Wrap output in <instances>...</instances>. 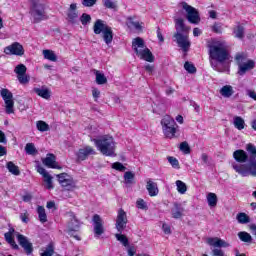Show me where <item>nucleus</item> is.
Segmentation results:
<instances>
[{
    "label": "nucleus",
    "instance_id": "obj_46",
    "mask_svg": "<svg viewBox=\"0 0 256 256\" xmlns=\"http://www.w3.org/2000/svg\"><path fill=\"white\" fill-rule=\"evenodd\" d=\"M80 22L82 23V25H89V23H91V15L87 14V13H83L80 17Z\"/></svg>",
    "mask_w": 256,
    "mask_h": 256
},
{
    "label": "nucleus",
    "instance_id": "obj_49",
    "mask_svg": "<svg viewBox=\"0 0 256 256\" xmlns=\"http://www.w3.org/2000/svg\"><path fill=\"white\" fill-rule=\"evenodd\" d=\"M184 69H186L188 73H197V68H195V65L191 64L190 62H185Z\"/></svg>",
    "mask_w": 256,
    "mask_h": 256
},
{
    "label": "nucleus",
    "instance_id": "obj_6",
    "mask_svg": "<svg viewBox=\"0 0 256 256\" xmlns=\"http://www.w3.org/2000/svg\"><path fill=\"white\" fill-rule=\"evenodd\" d=\"M162 130L167 139H175L179 126L171 116L166 115L161 120Z\"/></svg>",
    "mask_w": 256,
    "mask_h": 256
},
{
    "label": "nucleus",
    "instance_id": "obj_19",
    "mask_svg": "<svg viewBox=\"0 0 256 256\" xmlns=\"http://www.w3.org/2000/svg\"><path fill=\"white\" fill-rule=\"evenodd\" d=\"M93 223H94V233L96 237H101L105 233V228L103 227V220L99 214H95L93 216Z\"/></svg>",
    "mask_w": 256,
    "mask_h": 256
},
{
    "label": "nucleus",
    "instance_id": "obj_33",
    "mask_svg": "<svg viewBox=\"0 0 256 256\" xmlns=\"http://www.w3.org/2000/svg\"><path fill=\"white\" fill-rule=\"evenodd\" d=\"M37 213L40 223H47V213L45 212V208L43 206L37 207Z\"/></svg>",
    "mask_w": 256,
    "mask_h": 256
},
{
    "label": "nucleus",
    "instance_id": "obj_11",
    "mask_svg": "<svg viewBox=\"0 0 256 256\" xmlns=\"http://www.w3.org/2000/svg\"><path fill=\"white\" fill-rule=\"evenodd\" d=\"M181 6L182 9H184V11L187 13L186 18L189 23H192L193 25H199V23H201V17H199V11H197V9L186 2H182Z\"/></svg>",
    "mask_w": 256,
    "mask_h": 256
},
{
    "label": "nucleus",
    "instance_id": "obj_40",
    "mask_svg": "<svg viewBox=\"0 0 256 256\" xmlns=\"http://www.w3.org/2000/svg\"><path fill=\"white\" fill-rule=\"evenodd\" d=\"M207 202H208L209 207H216L217 206V194L210 192L207 195Z\"/></svg>",
    "mask_w": 256,
    "mask_h": 256
},
{
    "label": "nucleus",
    "instance_id": "obj_25",
    "mask_svg": "<svg viewBox=\"0 0 256 256\" xmlns=\"http://www.w3.org/2000/svg\"><path fill=\"white\" fill-rule=\"evenodd\" d=\"M146 189L150 197H157V195H159V188L157 187V183L151 180L147 181Z\"/></svg>",
    "mask_w": 256,
    "mask_h": 256
},
{
    "label": "nucleus",
    "instance_id": "obj_44",
    "mask_svg": "<svg viewBox=\"0 0 256 256\" xmlns=\"http://www.w3.org/2000/svg\"><path fill=\"white\" fill-rule=\"evenodd\" d=\"M14 73H16L17 76L25 75V73H27V66L24 64L17 65L14 69Z\"/></svg>",
    "mask_w": 256,
    "mask_h": 256
},
{
    "label": "nucleus",
    "instance_id": "obj_18",
    "mask_svg": "<svg viewBox=\"0 0 256 256\" xmlns=\"http://www.w3.org/2000/svg\"><path fill=\"white\" fill-rule=\"evenodd\" d=\"M95 149L91 146L80 148L76 154L78 161H85L91 155H95Z\"/></svg>",
    "mask_w": 256,
    "mask_h": 256
},
{
    "label": "nucleus",
    "instance_id": "obj_26",
    "mask_svg": "<svg viewBox=\"0 0 256 256\" xmlns=\"http://www.w3.org/2000/svg\"><path fill=\"white\" fill-rule=\"evenodd\" d=\"M13 233H15V228H9V231L4 234V237L13 249H19V246L15 243V239L13 238Z\"/></svg>",
    "mask_w": 256,
    "mask_h": 256
},
{
    "label": "nucleus",
    "instance_id": "obj_39",
    "mask_svg": "<svg viewBox=\"0 0 256 256\" xmlns=\"http://www.w3.org/2000/svg\"><path fill=\"white\" fill-rule=\"evenodd\" d=\"M176 187H177L178 193H180L181 195H185V193H187V184H185V182L181 180H177Z\"/></svg>",
    "mask_w": 256,
    "mask_h": 256
},
{
    "label": "nucleus",
    "instance_id": "obj_28",
    "mask_svg": "<svg viewBox=\"0 0 256 256\" xmlns=\"http://www.w3.org/2000/svg\"><path fill=\"white\" fill-rule=\"evenodd\" d=\"M219 93L225 99H229L235 93V90H233V86L225 85L220 89Z\"/></svg>",
    "mask_w": 256,
    "mask_h": 256
},
{
    "label": "nucleus",
    "instance_id": "obj_35",
    "mask_svg": "<svg viewBox=\"0 0 256 256\" xmlns=\"http://www.w3.org/2000/svg\"><path fill=\"white\" fill-rule=\"evenodd\" d=\"M6 167L9 173H12V175H21V171H19V166L15 165V163L8 162Z\"/></svg>",
    "mask_w": 256,
    "mask_h": 256
},
{
    "label": "nucleus",
    "instance_id": "obj_64",
    "mask_svg": "<svg viewBox=\"0 0 256 256\" xmlns=\"http://www.w3.org/2000/svg\"><path fill=\"white\" fill-rule=\"evenodd\" d=\"M249 228L252 231L253 235H256V224H250Z\"/></svg>",
    "mask_w": 256,
    "mask_h": 256
},
{
    "label": "nucleus",
    "instance_id": "obj_61",
    "mask_svg": "<svg viewBox=\"0 0 256 256\" xmlns=\"http://www.w3.org/2000/svg\"><path fill=\"white\" fill-rule=\"evenodd\" d=\"M157 38L159 39L160 43H163L165 41L163 33H161V28H157Z\"/></svg>",
    "mask_w": 256,
    "mask_h": 256
},
{
    "label": "nucleus",
    "instance_id": "obj_17",
    "mask_svg": "<svg viewBox=\"0 0 256 256\" xmlns=\"http://www.w3.org/2000/svg\"><path fill=\"white\" fill-rule=\"evenodd\" d=\"M37 172L42 175V177L44 178V183L46 184L45 187L46 189H54L55 186H53V176H51L49 174V172H47V170H45V168H43V166H36Z\"/></svg>",
    "mask_w": 256,
    "mask_h": 256
},
{
    "label": "nucleus",
    "instance_id": "obj_3",
    "mask_svg": "<svg viewBox=\"0 0 256 256\" xmlns=\"http://www.w3.org/2000/svg\"><path fill=\"white\" fill-rule=\"evenodd\" d=\"M92 141L102 155H106V157H115V140H113V137L103 136L98 139H92Z\"/></svg>",
    "mask_w": 256,
    "mask_h": 256
},
{
    "label": "nucleus",
    "instance_id": "obj_58",
    "mask_svg": "<svg viewBox=\"0 0 256 256\" xmlns=\"http://www.w3.org/2000/svg\"><path fill=\"white\" fill-rule=\"evenodd\" d=\"M20 219L23 223H29V213L25 212L20 215Z\"/></svg>",
    "mask_w": 256,
    "mask_h": 256
},
{
    "label": "nucleus",
    "instance_id": "obj_63",
    "mask_svg": "<svg viewBox=\"0 0 256 256\" xmlns=\"http://www.w3.org/2000/svg\"><path fill=\"white\" fill-rule=\"evenodd\" d=\"M135 253H137L135 247H128V256H135Z\"/></svg>",
    "mask_w": 256,
    "mask_h": 256
},
{
    "label": "nucleus",
    "instance_id": "obj_48",
    "mask_svg": "<svg viewBox=\"0 0 256 256\" xmlns=\"http://www.w3.org/2000/svg\"><path fill=\"white\" fill-rule=\"evenodd\" d=\"M180 151H182V153H185V155H189V153H191V147H189V143L182 142L180 144Z\"/></svg>",
    "mask_w": 256,
    "mask_h": 256
},
{
    "label": "nucleus",
    "instance_id": "obj_54",
    "mask_svg": "<svg viewBox=\"0 0 256 256\" xmlns=\"http://www.w3.org/2000/svg\"><path fill=\"white\" fill-rule=\"evenodd\" d=\"M92 96L94 101H98V99L101 97V91L97 88H92Z\"/></svg>",
    "mask_w": 256,
    "mask_h": 256
},
{
    "label": "nucleus",
    "instance_id": "obj_9",
    "mask_svg": "<svg viewBox=\"0 0 256 256\" xmlns=\"http://www.w3.org/2000/svg\"><path fill=\"white\" fill-rule=\"evenodd\" d=\"M235 61L239 68V75H245L246 71H251V69H255V61L247 60V55L245 53L236 54Z\"/></svg>",
    "mask_w": 256,
    "mask_h": 256
},
{
    "label": "nucleus",
    "instance_id": "obj_53",
    "mask_svg": "<svg viewBox=\"0 0 256 256\" xmlns=\"http://www.w3.org/2000/svg\"><path fill=\"white\" fill-rule=\"evenodd\" d=\"M212 31L218 34L223 33V25H221V23H214L212 26Z\"/></svg>",
    "mask_w": 256,
    "mask_h": 256
},
{
    "label": "nucleus",
    "instance_id": "obj_59",
    "mask_svg": "<svg viewBox=\"0 0 256 256\" xmlns=\"http://www.w3.org/2000/svg\"><path fill=\"white\" fill-rule=\"evenodd\" d=\"M246 95L256 101V92L254 90H246Z\"/></svg>",
    "mask_w": 256,
    "mask_h": 256
},
{
    "label": "nucleus",
    "instance_id": "obj_22",
    "mask_svg": "<svg viewBox=\"0 0 256 256\" xmlns=\"http://www.w3.org/2000/svg\"><path fill=\"white\" fill-rule=\"evenodd\" d=\"M67 18L69 23H72L75 25V23H78L79 21V12L77 11V4H71L68 13H67Z\"/></svg>",
    "mask_w": 256,
    "mask_h": 256
},
{
    "label": "nucleus",
    "instance_id": "obj_31",
    "mask_svg": "<svg viewBox=\"0 0 256 256\" xmlns=\"http://www.w3.org/2000/svg\"><path fill=\"white\" fill-rule=\"evenodd\" d=\"M233 125L238 131H243L245 129V120L241 116H235Z\"/></svg>",
    "mask_w": 256,
    "mask_h": 256
},
{
    "label": "nucleus",
    "instance_id": "obj_24",
    "mask_svg": "<svg viewBox=\"0 0 256 256\" xmlns=\"http://www.w3.org/2000/svg\"><path fill=\"white\" fill-rule=\"evenodd\" d=\"M33 93H36L38 97H41L42 99H46V101H49L51 99V89L47 88L46 86H42L41 88H33Z\"/></svg>",
    "mask_w": 256,
    "mask_h": 256
},
{
    "label": "nucleus",
    "instance_id": "obj_2",
    "mask_svg": "<svg viewBox=\"0 0 256 256\" xmlns=\"http://www.w3.org/2000/svg\"><path fill=\"white\" fill-rule=\"evenodd\" d=\"M246 151L248 153L249 163L239 164L237 162L232 163V169L241 175V177H256V146L249 143L246 145Z\"/></svg>",
    "mask_w": 256,
    "mask_h": 256
},
{
    "label": "nucleus",
    "instance_id": "obj_42",
    "mask_svg": "<svg viewBox=\"0 0 256 256\" xmlns=\"http://www.w3.org/2000/svg\"><path fill=\"white\" fill-rule=\"evenodd\" d=\"M36 127H37L38 131H41L42 133H45V131H49V124H47L43 120L37 121Z\"/></svg>",
    "mask_w": 256,
    "mask_h": 256
},
{
    "label": "nucleus",
    "instance_id": "obj_50",
    "mask_svg": "<svg viewBox=\"0 0 256 256\" xmlns=\"http://www.w3.org/2000/svg\"><path fill=\"white\" fill-rule=\"evenodd\" d=\"M112 169H115L116 171H126L127 167L123 166V164L121 162H115L112 164Z\"/></svg>",
    "mask_w": 256,
    "mask_h": 256
},
{
    "label": "nucleus",
    "instance_id": "obj_47",
    "mask_svg": "<svg viewBox=\"0 0 256 256\" xmlns=\"http://www.w3.org/2000/svg\"><path fill=\"white\" fill-rule=\"evenodd\" d=\"M17 79L19 83H21V85H27V83H29L31 78L27 75V73H25L23 75H18Z\"/></svg>",
    "mask_w": 256,
    "mask_h": 256
},
{
    "label": "nucleus",
    "instance_id": "obj_10",
    "mask_svg": "<svg viewBox=\"0 0 256 256\" xmlns=\"http://www.w3.org/2000/svg\"><path fill=\"white\" fill-rule=\"evenodd\" d=\"M0 95L4 101L5 113L12 115L15 113V101L13 100V93L7 88H2Z\"/></svg>",
    "mask_w": 256,
    "mask_h": 256
},
{
    "label": "nucleus",
    "instance_id": "obj_55",
    "mask_svg": "<svg viewBox=\"0 0 256 256\" xmlns=\"http://www.w3.org/2000/svg\"><path fill=\"white\" fill-rule=\"evenodd\" d=\"M97 3V0H82V5L84 7H93Z\"/></svg>",
    "mask_w": 256,
    "mask_h": 256
},
{
    "label": "nucleus",
    "instance_id": "obj_56",
    "mask_svg": "<svg viewBox=\"0 0 256 256\" xmlns=\"http://www.w3.org/2000/svg\"><path fill=\"white\" fill-rule=\"evenodd\" d=\"M137 207L138 209H147V204L145 203V200L143 199L138 200Z\"/></svg>",
    "mask_w": 256,
    "mask_h": 256
},
{
    "label": "nucleus",
    "instance_id": "obj_12",
    "mask_svg": "<svg viewBox=\"0 0 256 256\" xmlns=\"http://www.w3.org/2000/svg\"><path fill=\"white\" fill-rule=\"evenodd\" d=\"M58 181L66 191H74V189H77V184L75 183V180L69 174L67 173H61L57 175Z\"/></svg>",
    "mask_w": 256,
    "mask_h": 256
},
{
    "label": "nucleus",
    "instance_id": "obj_5",
    "mask_svg": "<svg viewBox=\"0 0 256 256\" xmlns=\"http://www.w3.org/2000/svg\"><path fill=\"white\" fill-rule=\"evenodd\" d=\"M93 31L95 35H101L102 33L106 45H111V43H113V29H111V26L107 25L105 21L101 19L96 20L93 26Z\"/></svg>",
    "mask_w": 256,
    "mask_h": 256
},
{
    "label": "nucleus",
    "instance_id": "obj_29",
    "mask_svg": "<svg viewBox=\"0 0 256 256\" xmlns=\"http://www.w3.org/2000/svg\"><path fill=\"white\" fill-rule=\"evenodd\" d=\"M233 35L236 39H245V27L241 24L236 25L233 28Z\"/></svg>",
    "mask_w": 256,
    "mask_h": 256
},
{
    "label": "nucleus",
    "instance_id": "obj_16",
    "mask_svg": "<svg viewBox=\"0 0 256 256\" xmlns=\"http://www.w3.org/2000/svg\"><path fill=\"white\" fill-rule=\"evenodd\" d=\"M66 219L68 221V233H69V235H73V232L79 231L80 222H79V219H77V216H75V213L68 212L66 214Z\"/></svg>",
    "mask_w": 256,
    "mask_h": 256
},
{
    "label": "nucleus",
    "instance_id": "obj_21",
    "mask_svg": "<svg viewBox=\"0 0 256 256\" xmlns=\"http://www.w3.org/2000/svg\"><path fill=\"white\" fill-rule=\"evenodd\" d=\"M18 243L23 247V249L26 251L27 255H31L33 253V244L27 240V237H25L22 234L17 235Z\"/></svg>",
    "mask_w": 256,
    "mask_h": 256
},
{
    "label": "nucleus",
    "instance_id": "obj_37",
    "mask_svg": "<svg viewBox=\"0 0 256 256\" xmlns=\"http://www.w3.org/2000/svg\"><path fill=\"white\" fill-rule=\"evenodd\" d=\"M238 237L240 241H243V243H251V241H253V237H251V234L245 231L239 232Z\"/></svg>",
    "mask_w": 256,
    "mask_h": 256
},
{
    "label": "nucleus",
    "instance_id": "obj_36",
    "mask_svg": "<svg viewBox=\"0 0 256 256\" xmlns=\"http://www.w3.org/2000/svg\"><path fill=\"white\" fill-rule=\"evenodd\" d=\"M135 181V174L131 171H127L124 173V183L126 185H133Z\"/></svg>",
    "mask_w": 256,
    "mask_h": 256
},
{
    "label": "nucleus",
    "instance_id": "obj_45",
    "mask_svg": "<svg viewBox=\"0 0 256 256\" xmlns=\"http://www.w3.org/2000/svg\"><path fill=\"white\" fill-rule=\"evenodd\" d=\"M103 6L106 9H116L117 8V1L113 0H102Z\"/></svg>",
    "mask_w": 256,
    "mask_h": 256
},
{
    "label": "nucleus",
    "instance_id": "obj_1",
    "mask_svg": "<svg viewBox=\"0 0 256 256\" xmlns=\"http://www.w3.org/2000/svg\"><path fill=\"white\" fill-rule=\"evenodd\" d=\"M209 59L210 65L214 71L218 73H224L227 71L225 61H229V52L223 43H215L209 47Z\"/></svg>",
    "mask_w": 256,
    "mask_h": 256
},
{
    "label": "nucleus",
    "instance_id": "obj_62",
    "mask_svg": "<svg viewBox=\"0 0 256 256\" xmlns=\"http://www.w3.org/2000/svg\"><path fill=\"white\" fill-rule=\"evenodd\" d=\"M0 143H7V137L5 136V133L0 130Z\"/></svg>",
    "mask_w": 256,
    "mask_h": 256
},
{
    "label": "nucleus",
    "instance_id": "obj_38",
    "mask_svg": "<svg viewBox=\"0 0 256 256\" xmlns=\"http://www.w3.org/2000/svg\"><path fill=\"white\" fill-rule=\"evenodd\" d=\"M236 219H237L238 223H241V225H245L251 221L249 219V216L243 212L238 213L236 216Z\"/></svg>",
    "mask_w": 256,
    "mask_h": 256
},
{
    "label": "nucleus",
    "instance_id": "obj_15",
    "mask_svg": "<svg viewBox=\"0 0 256 256\" xmlns=\"http://www.w3.org/2000/svg\"><path fill=\"white\" fill-rule=\"evenodd\" d=\"M4 53L6 55H17L18 57H23V55H25V49H23V45L19 42H14L4 48Z\"/></svg>",
    "mask_w": 256,
    "mask_h": 256
},
{
    "label": "nucleus",
    "instance_id": "obj_32",
    "mask_svg": "<svg viewBox=\"0 0 256 256\" xmlns=\"http://www.w3.org/2000/svg\"><path fill=\"white\" fill-rule=\"evenodd\" d=\"M183 208L179 204H174V208L171 210L173 219H181L183 217Z\"/></svg>",
    "mask_w": 256,
    "mask_h": 256
},
{
    "label": "nucleus",
    "instance_id": "obj_20",
    "mask_svg": "<svg viewBox=\"0 0 256 256\" xmlns=\"http://www.w3.org/2000/svg\"><path fill=\"white\" fill-rule=\"evenodd\" d=\"M42 163L49 169H61V166L57 163V158L51 153L47 154L46 158L42 159Z\"/></svg>",
    "mask_w": 256,
    "mask_h": 256
},
{
    "label": "nucleus",
    "instance_id": "obj_30",
    "mask_svg": "<svg viewBox=\"0 0 256 256\" xmlns=\"http://www.w3.org/2000/svg\"><path fill=\"white\" fill-rule=\"evenodd\" d=\"M94 75L96 77L97 85H105L107 83V77L105 74L99 70H94Z\"/></svg>",
    "mask_w": 256,
    "mask_h": 256
},
{
    "label": "nucleus",
    "instance_id": "obj_7",
    "mask_svg": "<svg viewBox=\"0 0 256 256\" xmlns=\"http://www.w3.org/2000/svg\"><path fill=\"white\" fill-rule=\"evenodd\" d=\"M206 243L210 245V247H214L211 253L212 256H226L225 251H223V249L221 248L230 247V244L228 242L219 237L207 238Z\"/></svg>",
    "mask_w": 256,
    "mask_h": 256
},
{
    "label": "nucleus",
    "instance_id": "obj_27",
    "mask_svg": "<svg viewBox=\"0 0 256 256\" xmlns=\"http://www.w3.org/2000/svg\"><path fill=\"white\" fill-rule=\"evenodd\" d=\"M176 33H187L189 28L185 26V21L183 18H177L175 20Z\"/></svg>",
    "mask_w": 256,
    "mask_h": 256
},
{
    "label": "nucleus",
    "instance_id": "obj_34",
    "mask_svg": "<svg viewBox=\"0 0 256 256\" xmlns=\"http://www.w3.org/2000/svg\"><path fill=\"white\" fill-rule=\"evenodd\" d=\"M43 56L44 59H47L48 61H52L55 63L57 61V55L53 50H43Z\"/></svg>",
    "mask_w": 256,
    "mask_h": 256
},
{
    "label": "nucleus",
    "instance_id": "obj_60",
    "mask_svg": "<svg viewBox=\"0 0 256 256\" xmlns=\"http://www.w3.org/2000/svg\"><path fill=\"white\" fill-rule=\"evenodd\" d=\"M31 199H33L31 194H25L22 196V201H24V203H31Z\"/></svg>",
    "mask_w": 256,
    "mask_h": 256
},
{
    "label": "nucleus",
    "instance_id": "obj_43",
    "mask_svg": "<svg viewBox=\"0 0 256 256\" xmlns=\"http://www.w3.org/2000/svg\"><path fill=\"white\" fill-rule=\"evenodd\" d=\"M25 151L27 155H37V148H35V144L27 143L25 146Z\"/></svg>",
    "mask_w": 256,
    "mask_h": 256
},
{
    "label": "nucleus",
    "instance_id": "obj_41",
    "mask_svg": "<svg viewBox=\"0 0 256 256\" xmlns=\"http://www.w3.org/2000/svg\"><path fill=\"white\" fill-rule=\"evenodd\" d=\"M115 238L117 241L122 243L124 247H129V239L124 234H121L120 232L118 234H115Z\"/></svg>",
    "mask_w": 256,
    "mask_h": 256
},
{
    "label": "nucleus",
    "instance_id": "obj_52",
    "mask_svg": "<svg viewBox=\"0 0 256 256\" xmlns=\"http://www.w3.org/2000/svg\"><path fill=\"white\" fill-rule=\"evenodd\" d=\"M168 162L174 169H179V160L177 158L170 156L168 157Z\"/></svg>",
    "mask_w": 256,
    "mask_h": 256
},
{
    "label": "nucleus",
    "instance_id": "obj_51",
    "mask_svg": "<svg viewBox=\"0 0 256 256\" xmlns=\"http://www.w3.org/2000/svg\"><path fill=\"white\" fill-rule=\"evenodd\" d=\"M53 253H55V249L51 244H49L46 247V250L41 254V256H53Z\"/></svg>",
    "mask_w": 256,
    "mask_h": 256
},
{
    "label": "nucleus",
    "instance_id": "obj_23",
    "mask_svg": "<svg viewBox=\"0 0 256 256\" xmlns=\"http://www.w3.org/2000/svg\"><path fill=\"white\" fill-rule=\"evenodd\" d=\"M233 157L236 163H249V154L245 150H236L233 152Z\"/></svg>",
    "mask_w": 256,
    "mask_h": 256
},
{
    "label": "nucleus",
    "instance_id": "obj_14",
    "mask_svg": "<svg viewBox=\"0 0 256 256\" xmlns=\"http://www.w3.org/2000/svg\"><path fill=\"white\" fill-rule=\"evenodd\" d=\"M174 39L178 47H180V49H182L184 53H187V51H189V49L191 48V41H189L188 35H184L181 32H176L174 34Z\"/></svg>",
    "mask_w": 256,
    "mask_h": 256
},
{
    "label": "nucleus",
    "instance_id": "obj_4",
    "mask_svg": "<svg viewBox=\"0 0 256 256\" xmlns=\"http://www.w3.org/2000/svg\"><path fill=\"white\" fill-rule=\"evenodd\" d=\"M132 49L135 51L137 57L148 63L155 61V56L151 53V50L145 45V41L141 37H137L132 41Z\"/></svg>",
    "mask_w": 256,
    "mask_h": 256
},
{
    "label": "nucleus",
    "instance_id": "obj_13",
    "mask_svg": "<svg viewBox=\"0 0 256 256\" xmlns=\"http://www.w3.org/2000/svg\"><path fill=\"white\" fill-rule=\"evenodd\" d=\"M127 223H129V220L127 219V212L120 208L118 210L115 223V227L118 233H123V231H125V229L127 228Z\"/></svg>",
    "mask_w": 256,
    "mask_h": 256
},
{
    "label": "nucleus",
    "instance_id": "obj_57",
    "mask_svg": "<svg viewBox=\"0 0 256 256\" xmlns=\"http://www.w3.org/2000/svg\"><path fill=\"white\" fill-rule=\"evenodd\" d=\"M162 229H163V232L165 233V235H171V226L164 223L162 225Z\"/></svg>",
    "mask_w": 256,
    "mask_h": 256
},
{
    "label": "nucleus",
    "instance_id": "obj_8",
    "mask_svg": "<svg viewBox=\"0 0 256 256\" xmlns=\"http://www.w3.org/2000/svg\"><path fill=\"white\" fill-rule=\"evenodd\" d=\"M30 14L34 23H39V21L47 19V14L45 13V5L39 2V0H31Z\"/></svg>",
    "mask_w": 256,
    "mask_h": 256
}]
</instances>
